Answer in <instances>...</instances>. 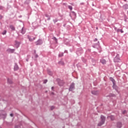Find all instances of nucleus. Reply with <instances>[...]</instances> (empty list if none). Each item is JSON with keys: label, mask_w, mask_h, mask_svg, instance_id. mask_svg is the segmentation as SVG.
<instances>
[{"label": "nucleus", "mask_w": 128, "mask_h": 128, "mask_svg": "<svg viewBox=\"0 0 128 128\" xmlns=\"http://www.w3.org/2000/svg\"><path fill=\"white\" fill-rule=\"evenodd\" d=\"M101 121L98 124V126H102V124H104V122H106V116L102 115L100 116Z\"/></svg>", "instance_id": "nucleus-1"}, {"label": "nucleus", "mask_w": 128, "mask_h": 128, "mask_svg": "<svg viewBox=\"0 0 128 128\" xmlns=\"http://www.w3.org/2000/svg\"><path fill=\"white\" fill-rule=\"evenodd\" d=\"M0 116L3 118H6V113L4 110H0Z\"/></svg>", "instance_id": "nucleus-2"}, {"label": "nucleus", "mask_w": 128, "mask_h": 128, "mask_svg": "<svg viewBox=\"0 0 128 128\" xmlns=\"http://www.w3.org/2000/svg\"><path fill=\"white\" fill-rule=\"evenodd\" d=\"M114 62H120V54H117L116 56L114 59Z\"/></svg>", "instance_id": "nucleus-3"}, {"label": "nucleus", "mask_w": 128, "mask_h": 128, "mask_svg": "<svg viewBox=\"0 0 128 128\" xmlns=\"http://www.w3.org/2000/svg\"><path fill=\"white\" fill-rule=\"evenodd\" d=\"M74 90V83L72 82L70 85V87L68 89L69 92H72Z\"/></svg>", "instance_id": "nucleus-4"}, {"label": "nucleus", "mask_w": 128, "mask_h": 128, "mask_svg": "<svg viewBox=\"0 0 128 128\" xmlns=\"http://www.w3.org/2000/svg\"><path fill=\"white\" fill-rule=\"evenodd\" d=\"M28 40H29V42H34V40H36V38L32 36L28 35Z\"/></svg>", "instance_id": "nucleus-5"}, {"label": "nucleus", "mask_w": 128, "mask_h": 128, "mask_svg": "<svg viewBox=\"0 0 128 128\" xmlns=\"http://www.w3.org/2000/svg\"><path fill=\"white\" fill-rule=\"evenodd\" d=\"M84 52V50H82V48H79L78 50L76 52V54L78 56H80L81 54H82Z\"/></svg>", "instance_id": "nucleus-6"}, {"label": "nucleus", "mask_w": 128, "mask_h": 128, "mask_svg": "<svg viewBox=\"0 0 128 128\" xmlns=\"http://www.w3.org/2000/svg\"><path fill=\"white\" fill-rule=\"evenodd\" d=\"M16 51V49H12L10 48H8L6 50V52H8V54H14Z\"/></svg>", "instance_id": "nucleus-7"}, {"label": "nucleus", "mask_w": 128, "mask_h": 128, "mask_svg": "<svg viewBox=\"0 0 128 128\" xmlns=\"http://www.w3.org/2000/svg\"><path fill=\"white\" fill-rule=\"evenodd\" d=\"M20 42L15 40V46L16 48H20Z\"/></svg>", "instance_id": "nucleus-8"}, {"label": "nucleus", "mask_w": 128, "mask_h": 128, "mask_svg": "<svg viewBox=\"0 0 128 128\" xmlns=\"http://www.w3.org/2000/svg\"><path fill=\"white\" fill-rule=\"evenodd\" d=\"M36 46H40V44H42V40H38L36 42Z\"/></svg>", "instance_id": "nucleus-9"}, {"label": "nucleus", "mask_w": 128, "mask_h": 128, "mask_svg": "<svg viewBox=\"0 0 128 128\" xmlns=\"http://www.w3.org/2000/svg\"><path fill=\"white\" fill-rule=\"evenodd\" d=\"M112 88L115 90L117 92H118V86L116 84H113L112 86Z\"/></svg>", "instance_id": "nucleus-10"}, {"label": "nucleus", "mask_w": 128, "mask_h": 128, "mask_svg": "<svg viewBox=\"0 0 128 128\" xmlns=\"http://www.w3.org/2000/svg\"><path fill=\"white\" fill-rule=\"evenodd\" d=\"M92 94H94V96H98V91L92 90Z\"/></svg>", "instance_id": "nucleus-11"}, {"label": "nucleus", "mask_w": 128, "mask_h": 128, "mask_svg": "<svg viewBox=\"0 0 128 128\" xmlns=\"http://www.w3.org/2000/svg\"><path fill=\"white\" fill-rule=\"evenodd\" d=\"M100 62L102 64H106V60L104 59H101Z\"/></svg>", "instance_id": "nucleus-12"}, {"label": "nucleus", "mask_w": 128, "mask_h": 128, "mask_svg": "<svg viewBox=\"0 0 128 128\" xmlns=\"http://www.w3.org/2000/svg\"><path fill=\"white\" fill-rule=\"evenodd\" d=\"M18 70V66L17 64H15L14 66V70Z\"/></svg>", "instance_id": "nucleus-13"}, {"label": "nucleus", "mask_w": 128, "mask_h": 128, "mask_svg": "<svg viewBox=\"0 0 128 128\" xmlns=\"http://www.w3.org/2000/svg\"><path fill=\"white\" fill-rule=\"evenodd\" d=\"M110 82H112L113 84H116V80H114V78L110 77Z\"/></svg>", "instance_id": "nucleus-14"}, {"label": "nucleus", "mask_w": 128, "mask_h": 128, "mask_svg": "<svg viewBox=\"0 0 128 128\" xmlns=\"http://www.w3.org/2000/svg\"><path fill=\"white\" fill-rule=\"evenodd\" d=\"M122 122H118L117 123V128H121L122 126Z\"/></svg>", "instance_id": "nucleus-15"}, {"label": "nucleus", "mask_w": 128, "mask_h": 128, "mask_svg": "<svg viewBox=\"0 0 128 128\" xmlns=\"http://www.w3.org/2000/svg\"><path fill=\"white\" fill-rule=\"evenodd\" d=\"M10 28L12 30H16V28L12 25H10Z\"/></svg>", "instance_id": "nucleus-16"}, {"label": "nucleus", "mask_w": 128, "mask_h": 128, "mask_svg": "<svg viewBox=\"0 0 128 128\" xmlns=\"http://www.w3.org/2000/svg\"><path fill=\"white\" fill-rule=\"evenodd\" d=\"M71 14L74 16V18H76V14L74 12H72Z\"/></svg>", "instance_id": "nucleus-17"}, {"label": "nucleus", "mask_w": 128, "mask_h": 128, "mask_svg": "<svg viewBox=\"0 0 128 128\" xmlns=\"http://www.w3.org/2000/svg\"><path fill=\"white\" fill-rule=\"evenodd\" d=\"M21 34H26V30H24V28H22Z\"/></svg>", "instance_id": "nucleus-18"}, {"label": "nucleus", "mask_w": 128, "mask_h": 128, "mask_svg": "<svg viewBox=\"0 0 128 128\" xmlns=\"http://www.w3.org/2000/svg\"><path fill=\"white\" fill-rule=\"evenodd\" d=\"M58 84H59L60 86H64V82H62V81H60L58 82Z\"/></svg>", "instance_id": "nucleus-19"}, {"label": "nucleus", "mask_w": 128, "mask_h": 128, "mask_svg": "<svg viewBox=\"0 0 128 128\" xmlns=\"http://www.w3.org/2000/svg\"><path fill=\"white\" fill-rule=\"evenodd\" d=\"M8 84H12V80L8 78Z\"/></svg>", "instance_id": "nucleus-20"}, {"label": "nucleus", "mask_w": 128, "mask_h": 128, "mask_svg": "<svg viewBox=\"0 0 128 128\" xmlns=\"http://www.w3.org/2000/svg\"><path fill=\"white\" fill-rule=\"evenodd\" d=\"M59 64H60L61 66H64V62L63 61H60L58 62Z\"/></svg>", "instance_id": "nucleus-21"}, {"label": "nucleus", "mask_w": 128, "mask_h": 128, "mask_svg": "<svg viewBox=\"0 0 128 128\" xmlns=\"http://www.w3.org/2000/svg\"><path fill=\"white\" fill-rule=\"evenodd\" d=\"M111 120H114V116H110V117Z\"/></svg>", "instance_id": "nucleus-22"}, {"label": "nucleus", "mask_w": 128, "mask_h": 128, "mask_svg": "<svg viewBox=\"0 0 128 128\" xmlns=\"http://www.w3.org/2000/svg\"><path fill=\"white\" fill-rule=\"evenodd\" d=\"M52 40H54L56 42V44H58V39L56 38L53 37L52 38Z\"/></svg>", "instance_id": "nucleus-23"}, {"label": "nucleus", "mask_w": 128, "mask_h": 128, "mask_svg": "<svg viewBox=\"0 0 128 128\" xmlns=\"http://www.w3.org/2000/svg\"><path fill=\"white\" fill-rule=\"evenodd\" d=\"M114 30L117 32H120V30L118 28H116V27L114 28Z\"/></svg>", "instance_id": "nucleus-24"}, {"label": "nucleus", "mask_w": 128, "mask_h": 128, "mask_svg": "<svg viewBox=\"0 0 128 128\" xmlns=\"http://www.w3.org/2000/svg\"><path fill=\"white\" fill-rule=\"evenodd\" d=\"M48 74L49 76H52V72L50 70H48Z\"/></svg>", "instance_id": "nucleus-25"}, {"label": "nucleus", "mask_w": 128, "mask_h": 128, "mask_svg": "<svg viewBox=\"0 0 128 128\" xmlns=\"http://www.w3.org/2000/svg\"><path fill=\"white\" fill-rule=\"evenodd\" d=\"M58 56L59 58H62V56H64V53L63 52L60 53L58 54Z\"/></svg>", "instance_id": "nucleus-26"}, {"label": "nucleus", "mask_w": 128, "mask_h": 128, "mask_svg": "<svg viewBox=\"0 0 128 128\" xmlns=\"http://www.w3.org/2000/svg\"><path fill=\"white\" fill-rule=\"evenodd\" d=\"M68 8H69V10H72V6H68Z\"/></svg>", "instance_id": "nucleus-27"}, {"label": "nucleus", "mask_w": 128, "mask_h": 128, "mask_svg": "<svg viewBox=\"0 0 128 128\" xmlns=\"http://www.w3.org/2000/svg\"><path fill=\"white\" fill-rule=\"evenodd\" d=\"M2 34H3V36H4V34H6V30H4L2 32Z\"/></svg>", "instance_id": "nucleus-28"}, {"label": "nucleus", "mask_w": 128, "mask_h": 128, "mask_svg": "<svg viewBox=\"0 0 128 128\" xmlns=\"http://www.w3.org/2000/svg\"><path fill=\"white\" fill-rule=\"evenodd\" d=\"M82 60L83 62H84V64H86V60L84 58H82Z\"/></svg>", "instance_id": "nucleus-29"}, {"label": "nucleus", "mask_w": 128, "mask_h": 128, "mask_svg": "<svg viewBox=\"0 0 128 128\" xmlns=\"http://www.w3.org/2000/svg\"><path fill=\"white\" fill-rule=\"evenodd\" d=\"M58 20V19H54L53 20V22L54 24H56V22H57Z\"/></svg>", "instance_id": "nucleus-30"}, {"label": "nucleus", "mask_w": 128, "mask_h": 128, "mask_svg": "<svg viewBox=\"0 0 128 128\" xmlns=\"http://www.w3.org/2000/svg\"><path fill=\"white\" fill-rule=\"evenodd\" d=\"M54 106H52L50 107V110H54Z\"/></svg>", "instance_id": "nucleus-31"}, {"label": "nucleus", "mask_w": 128, "mask_h": 128, "mask_svg": "<svg viewBox=\"0 0 128 128\" xmlns=\"http://www.w3.org/2000/svg\"><path fill=\"white\" fill-rule=\"evenodd\" d=\"M122 114H126V110H124L122 112Z\"/></svg>", "instance_id": "nucleus-32"}, {"label": "nucleus", "mask_w": 128, "mask_h": 128, "mask_svg": "<svg viewBox=\"0 0 128 128\" xmlns=\"http://www.w3.org/2000/svg\"><path fill=\"white\" fill-rule=\"evenodd\" d=\"M45 16H46V18H50V16L48 14H45Z\"/></svg>", "instance_id": "nucleus-33"}, {"label": "nucleus", "mask_w": 128, "mask_h": 128, "mask_svg": "<svg viewBox=\"0 0 128 128\" xmlns=\"http://www.w3.org/2000/svg\"><path fill=\"white\" fill-rule=\"evenodd\" d=\"M4 6H0V10H4Z\"/></svg>", "instance_id": "nucleus-34"}, {"label": "nucleus", "mask_w": 128, "mask_h": 128, "mask_svg": "<svg viewBox=\"0 0 128 128\" xmlns=\"http://www.w3.org/2000/svg\"><path fill=\"white\" fill-rule=\"evenodd\" d=\"M4 18V16H2V14H0V20H2Z\"/></svg>", "instance_id": "nucleus-35"}, {"label": "nucleus", "mask_w": 128, "mask_h": 128, "mask_svg": "<svg viewBox=\"0 0 128 128\" xmlns=\"http://www.w3.org/2000/svg\"><path fill=\"white\" fill-rule=\"evenodd\" d=\"M46 82H48V80H45L44 81V84H46Z\"/></svg>", "instance_id": "nucleus-36"}, {"label": "nucleus", "mask_w": 128, "mask_h": 128, "mask_svg": "<svg viewBox=\"0 0 128 128\" xmlns=\"http://www.w3.org/2000/svg\"><path fill=\"white\" fill-rule=\"evenodd\" d=\"M35 58H38V54H35Z\"/></svg>", "instance_id": "nucleus-37"}, {"label": "nucleus", "mask_w": 128, "mask_h": 128, "mask_svg": "<svg viewBox=\"0 0 128 128\" xmlns=\"http://www.w3.org/2000/svg\"><path fill=\"white\" fill-rule=\"evenodd\" d=\"M120 32L121 34H122L124 32V30H122V29L120 30Z\"/></svg>", "instance_id": "nucleus-38"}, {"label": "nucleus", "mask_w": 128, "mask_h": 128, "mask_svg": "<svg viewBox=\"0 0 128 128\" xmlns=\"http://www.w3.org/2000/svg\"><path fill=\"white\" fill-rule=\"evenodd\" d=\"M94 42H98V38H96L94 40Z\"/></svg>", "instance_id": "nucleus-39"}, {"label": "nucleus", "mask_w": 128, "mask_h": 128, "mask_svg": "<svg viewBox=\"0 0 128 128\" xmlns=\"http://www.w3.org/2000/svg\"><path fill=\"white\" fill-rule=\"evenodd\" d=\"M126 6L128 7V4H125V5L124 6V8H126Z\"/></svg>", "instance_id": "nucleus-40"}, {"label": "nucleus", "mask_w": 128, "mask_h": 128, "mask_svg": "<svg viewBox=\"0 0 128 128\" xmlns=\"http://www.w3.org/2000/svg\"><path fill=\"white\" fill-rule=\"evenodd\" d=\"M48 20H50V17H48Z\"/></svg>", "instance_id": "nucleus-41"}, {"label": "nucleus", "mask_w": 128, "mask_h": 128, "mask_svg": "<svg viewBox=\"0 0 128 128\" xmlns=\"http://www.w3.org/2000/svg\"><path fill=\"white\" fill-rule=\"evenodd\" d=\"M10 116H14V114H10Z\"/></svg>", "instance_id": "nucleus-42"}, {"label": "nucleus", "mask_w": 128, "mask_h": 128, "mask_svg": "<svg viewBox=\"0 0 128 128\" xmlns=\"http://www.w3.org/2000/svg\"><path fill=\"white\" fill-rule=\"evenodd\" d=\"M54 86L52 87V90H54Z\"/></svg>", "instance_id": "nucleus-43"}, {"label": "nucleus", "mask_w": 128, "mask_h": 128, "mask_svg": "<svg viewBox=\"0 0 128 128\" xmlns=\"http://www.w3.org/2000/svg\"><path fill=\"white\" fill-rule=\"evenodd\" d=\"M15 128H20V126H16Z\"/></svg>", "instance_id": "nucleus-44"}, {"label": "nucleus", "mask_w": 128, "mask_h": 128, "mask_svg": "<svg viewBox=\"0 0 128 128\" xmlns=\"http://www.w3.org/2000/svg\"><path fill=\"white\" fill-rule=\"evenodd\" d=\"M98 44H98H100V42H98V44Z\"/></svg>", "instance_id": "nucleus-45"}, {"label": "nucleus", "mask_w": 128, "mask_h": 128, "mask_svg": "<svg viewBox=\"0 0 128 128\" xmlns=\"http://www.w3.org/2000/svg\"><path fill=\"white\" fill-rule=\"evenodd\" d=\"M26 62H28V59L26 60Z\"/></svg>", "instance_id": "nucleus-46"}, {"label": "nucleus", "mask_w": 128, "mask_h": 128, "mask_svg": "<svg viewBox=\"0 0 128 128\" xmlns=\"http://www.w3.org/2000/svg\"><path fill=\"white\" fill-rule=\"evenodd\" d=\"M124 2H126V0H122Z\"/></svg>", "instance_id": "nucleus-47"}, {"label": "nucleus", "mask_w": 128, "mask_h": 128, "mask_svg": "<svg viewBox=\"0 0 128 128\" xmlns=\"http://www.w3.org/2000/svg\"><path fill=\"white\" fill-rule=\"evenodd\" d=\"M92 48H96V47L94 46H92Z\"/></svg>", "instance_id": "nucleus-48"}, {"label": "nucleus", "mask_w": 128, "mask_h": 128, "mask_svg": "<svg viewBox=\"0 0 128 128\" xmlns=\"http://www.w3.org/2000/svg\"><path fill=\"white\" fill-rule=\"evenodd\" d=\"M65 52H68V51H65Z\"/></svg>", "instance_id": "nucleus-49"}, {"label": "nucleus", "mask_w": 128, "mask_h": 128, "mask_svg": "<svg viewBox=\"0 0 128 128\" xmlns=\"http://www.w3.org/2000/svg\"><path fill=\"white\" fill-rule=\"evenodd\" d=\"M96 30H98V28H96Z\"/></svg>", "instance_id": "nucleus-50"}, {"label": "nucleus", "mask_w": 128, "mask_h": 128, "mask_svg": "<svg viewBox=\"0 0 128 128\" xmlns=\"http://www.w3.org/2000/svg\"><path fill=\"white\" fill-rule=\"evenodd\" d=\"M34 52H35V54H36V51H34Z\"/></svg>", "instance_id": "nucleus-51"}]
</instances>
